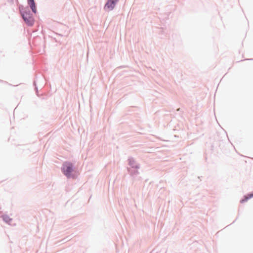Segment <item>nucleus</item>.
I'll return each instance as SVG.
<instances>
[{"label": "nucleus", "instance_id": "obj_1", "mask_svg": "<svg viewBox=\"0 0 253 253\" xmlns=\"http://www.w3.org/2000/svg\"><path fill=\"white\" fill-rule=\"evenodd\" d=\"M18 7L19 13L26 25L29 27H32L35 22L33 14L27 7H24L22 4H18Z\"/></svg>", "mask_w": 253, "mask_h": 253}, {"label": "nucleus", "instance_id": "obj_2", "mask_svg": "<svg viewBox=\"0 0 253 253\" xmlns=\"http://www.w3.org/2000/svg\"><path fill=\"white\" fill-rule=\"evenodd\" d=\"M75 167L73 163L70 161H65L63 163L61 168L62 173L68 178L75 179L78 177V174L75 171Z\"/></svg>", "mask_w": 253, "mask_h": 253}, {"label": "nucleus", "instance_id": "obj_3", "mask_svg": "<svg viewBox=\"0 0 253 253\" xmlns=\"http://www.w3.org/2000/svg\"><path fill=\"white\" fill-rule=\"evenodd\" d=\"M127 162L129 166L126 168L127 171L131 177L134 178L139 174L138 169L140 168V165L131 156L128 157Z\"/></svg>", "mask_w": 253, "mask_h": 253}, {"label": "nucleus", "instance_id": "obj_4", "mask_svg": "<svg viewBox=\"0 0 253 253\" xmlns=\"http://www.w3.org/2000/svg\"><path fill=\"white\" fill-rule=\"evenodd\" d=\"M118 2L119 1L116 0H106L103 9L108 12L112 11Z\"/></svg>", "mask_w": 253, "mask_h": 253}, {"label": "nucleus", "instance_id": "obj_5", "mask_svg": "<svg viewBox=\"0 0 253 253\" xmlns=\"http://www.w3.org/2000/svg\"><path fill=\"white\" fill-rule=\"evenodd\" d=\"M27 3L28 6L31 9L32 12L36 14L38 13V10L37 8V3L35 2V0H27Z\"/></svg>", "mask_w": 253, "mask_h": 253}, {"label": "nucleus", "instance_id": "obj_6", "mask_svg": "<svg viewBox=\"0 0 253 253\" xmlns=\"http://www.w3.org/2000/svg\"><path fill=\"white\" fill-rule=\"evenodd\" d=\"M252 198H253V191L244 195L243 198L240 200V202L241 204H243Z\"/></svg>", "mask_w": 253, "mask_h": 253}, {"label": "nucleus", "instance_id": "obj_7", "mask_svg": "<svg viewBox=\"0 0 253 253\" xmlns=\"http://www.w3.org/2000/svg\"><path fill=\"white\" fill-rule=\"evenodd\" d=\"M1 217H2V219L3 221L4 222H5V223H8V224H9L11 222V221L12 220V219L7 214H3V215H2Z\"/></svg>", "mask_w": 253, "mask_h": 253}, {"label": "nucleus", "instance_id": "obj_8", "mask_svg": "<svg viewBox=\"0 0 253 253\" xmlns=\"http://www.w3.org/2000/svg\"><path fill=\"white\" fill-rule=\"evenodd\" d=\"M33 86H34V90L36 91V94L37 95H38L39 90H38V86L37 85L36 80H34Z\"/></svg>", "mask_w": 253, "mask_h": 253}, {"label": "nucleus", "instance_id": "obj_9", "mask_svg": "<svg viewBox=\"0 0 253 253\" xmlns=\"http://www.w3.org/2000/svg\"><path fill=\"white\" fill-rule=\"evenodd\" d=\"M7 2L11 4L14 3V0H7Z\"/></svg>", "mask_w": 253, "mask_h": 253}, {"label": "nucleus", "instance_id": "obj_10", "mask_svg": "<svg viewBox=\"0 0 253 253\" xmlns=\"http://www.w3.org/2000/svg\"><path fill=\"white\" fill-rule=\"evenodd\" d=\"M245 60H253V58H249V59H245Z\"/></svg>", "mask_w": 253, "mask_h": 253}, {"label": "nucleus", "instance_id": "obj_11", "mask_svg": "<svg viewBox=\"0 0 253 253\" xmlns=\"http://www.w3.org/2000/svg\"><path fill=\"white\" fill-rule=\"evenodd\" d=\"M44 81H45L44 84H47L48 80H44Z\"/></svg>", "mask_w": 253, "mask_h": 253}, {"label": "nucleus", "instance_id": "obj_12", "mask_svg": "<svg viewBox=\"0 0 253 253\" xmlns=\"http://www.w3.org/2000/svg\"><path fill=\"white\" fill-rule=\"evenodd\" d=\"M237 219V218L234 221H233V223L235 222V221Z\"/></svg>", "mask_w": 253, "mask_h": 253}, {"label": "nucleus", "instance_id": "obj_13", "mask_svg": "<svg viewBox=\"0 0 253 253\" xmlns=\"http://www.w3.org/2000/svg\"><path fill=\"white\" fill-rule=\"evenodd\" d=\"M16 2L17 3H18V0H16Z\"/></svg>", "mask_w": 253, "mask_h": 253}, {"label": "nucleus", "instance_id": "obj_14", "mask_svg": "<svg viewBox=\"0 0 253 253\" xmlns=\"http://www.w3.org/2000/svg\"><path fill=\"white\" fill-rule=\"evenodd\" d=\"M224 76H225V75L224 76H223V77L221 79H223V78H224Z\"/></svg>", "mask_w": 253, "mask_h": 253}, {"label": "nucleus", "instance_id": "obj_15", "mask_svg": "<svg viewBox=\"0 0 253 253\" xmlns=\"http://www.w3.org/2000/svg\"><path fill=\"white\" fill-rule=\"evenodd\" d=\"M4 83L5 84H7V83L6 82H5V81L4 82Z\"/></svg>", "mask_w": 253, "mask_h": 253}]
</instances>
